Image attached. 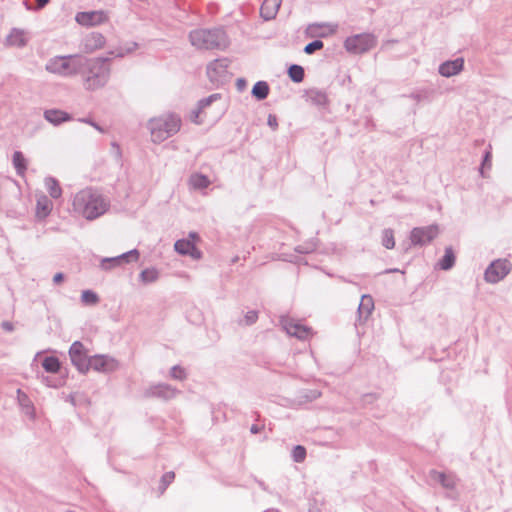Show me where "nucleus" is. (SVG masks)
I'll use <instances>...</instances> for the list:
<instances>
[{
	"mask_svg": "<svg viewBox=\"0 0 512 512\" xmlns=\"http://www.w3.org/2000/svg\"><path fill=\"white\" fill-rule=\"evenodd\" d=\"M72 206L76 213L92 221L109 210L110 200L98 190L86 188L75 194Z\"/></svg>",
	"mask_w": 512,
	"mask_h": 512,
	"instance_id": "obj_1",
	"label": "nucleus"
},
{
	"mask_svg": "<svg viewBox=\"0 0 512 512\" xmlns=\"http://www.w3.org/2000/svg\"><path fill=\"white\" fill-rule=\"evenodd\" d=\"M181 127V118L175 113H165L151 118L147 123L151 140L161 143L176 134Z\"/></svg>",
	"mask_w": 512,
	"mask_h": 512,
	"instance_id": "obj_2",
	"label": "nucleus"
},
{
	"mask_svg": "<svg viewBox=\"0 0 512 512\" xmlns=\"http://www.w3.org/2000/svg\"><path fill=\"white\" fill-rule=\"evenodd\" d=\"M85 58L78 54L54 56L45 64V70L61 77H72L82 71Z\"/></svg>",
	"mask_w": 512,
	"mask_h": 512,
	"instance_id": "obj_3",
	"label": "nucleus"
},
{
	"mask_svg": "<svg viewBox=\"0 0 512 512\" xmlns=\"http://www.w3.org/2000/svg\"><path fill=\"white\" fill-rule=\"evenodd\" d=\"M87 71L84 75V86L87 90H96L103 87L110 75L107 61L104 59H85Z\"/></svg>",
	"mask_w": 512,
	"mask_h": 512,
	"instance_id": "obj_4",
	"label": "nucleus"
},
{
	"mask_svg": "<svg viewBox=\"0 0 512 512\" xmlns=\"http://www.w3.org/2000/svg\"><path fill=\"white\" fill-rule=\"evenodd\" d=\"M229 41L222 28L194 30V46L205 50H224Z\"/></svg>",
	"mask_w": 512,
	"mask_h": 512,
	"instance_id": "obj_5",
	"label": "nucleus"
},
{
	"mask_svg": "<svg viewBox=\"0 0 512 512\" xmlns=\"http://www.w3.org/2000/svg\"><path fill=\"white\" fill-rule=\"evenodd\" d=\"M377 39L373 34L361 33L349 36L344 41V48L352 54H364L374 48Z\"/></svg>",
	"mask_w": 512,
	"mask_h": 512,
	"instance_id": "obj_6",
	"label": "nucleus"
},
{
	"mask_svg": "<svg viewBox=\"0 0 512 512\" xmlns=\"http://www.w3.org/2000/svg\"><path fill=\"white\" fill-rule=\"evenodd\" d=\"M512 270V264L508 259H496L492 261L484 272V280L490 284H496L503 280Z\"/></svg>",
	"mask_w": 512,
	"mask_h": 512,
	"instance_id": "obj_7",
	"label": "nucleus"
},
{
	"mask_svg": "<svg viewBox=\"0 0 512 512\" xmlns=\"http://www.w3.org/2000/svg\"><path fill=\"white\" fill-rule=\"evenodd\" d=\"M228 58L215 59L207 65V76L213 84H223L230 78Z\"/></svg>",
	"mask_w": 512,
	"mask_h": 512,
	"instance_id": "obj_8",
	"label": "nucleus"
},
{
	"mask_svg": "<svg viewBox=\"0 0 512 512\" xmlns=\"http://www.w3.org/2000/svg\"><path fill=\"white\" fill-rule=\"evenodd\" d=\"M437 225L415 227L410 233V240L414 246H424L437 237Z\"/></svg>",
	"mask_w": 512,
	"mask_h": 512,
	"instance_id": "obj_9",
	"label": "nucleus"
},
{
	"mask_svg": "<svg viewBox=\"0 0 512 512\" xmlns=\"http://www.w3.org/2000/svg\"><path fill=\"white\" fill-rule=\"evenodd\" d=\"M75 20L81 26L91 27L107 22L108 16L102 10L78 12L75 16Z\"/></svg>",
	"mask_w": 512,
	"mask_h": 512,
	"instance_id": "obj_10",
	"label": "nucleus"
},
{
	"mask_svg": "<svg viewBox=\"0 0 512 512\" xmlns=\"http://www.w3.org/2000/svg\"><path fill=\"white\" fill-rule=\"evenodd\" d=\"M69 355L72 363L77 367L79 371H87V363L89 358L87 356L86 349L81 342L76 341L71 345Z\"/></svg>",
	"mask_w": 512,
	"mask_h": 512,
	"instance_id": "obj_11",
	"label": "nucleus"
},
{
	"mask_svg": "<svg viewBox=\"0 0 512 512\" xmlns=\"http://www.w3.org/2000/svg\"><path fill=\"white\" fill-rule=\"evenodd\" d=\"M337 29H338V24L327 23V22H322V23L316 22V23H312V24L308 25V27L306 29V34H307V36H309L311 38H314V37L326 38V37L336 33Z\"/></svg>",
	"mask_w": 512,
	"mask_h": 512,
	"instance_id": "obj_12",
	"label": "nucleus"
},
{
	"mask_svg": "<svg viewBox=\"0 0 512 512\" xmlns=\"http://www.w3.org/2000/svg\"><path fill=\"white\" fill-rule=\"evenodd\" d=\"M92 368L98 372H109L113 371L117 368V362L104 355H96L93 357H89L87 363V371Z\"/></svg>",
	"mask_w": 512,
	"mask_h": 512,
	"instance_id": "obj_13",
	"label": "nucleus"
},
{
	"mask_svg": "<svg viewBox=\"0 0 512 512\" xmlns=\"http://www.w3.org/2000/svg\"><path fill=\"white\" fill-rule=\"evenodd\" d=\"M283 329L289 334L290 336L296 337L300 340H305L309 337L311 333V328L301 325L299 323L294 322L292 319L289 318H283L281 320Z\"/></svg>",
	"mask_w": 512,
	"mask_h": 512,
	"instance_id": "obj_14",
	"label": "nucleus"
},
{
	"mask_svg": "<svg viewBox=\"0 0 512 512\" xmlns=\"http://www.w3.org/2000/svg\"><path fill=\"white\" fill-rule=\"evenodd\" d=\"M464 69V59L456 58L447 60L440 64L438 72L443 77H452L459 74Z\"/></svg>",
	"mask_w": 512,
	"mask_h": 512,
	"instance_id": "obj_15",
	"label": "nucleus"
},
{
	"mask_svg": "<svg viewBox=\"0 0 512 512\" xmlns=\"http://www.w3.org/2000/svg\"><path fill=\"white\" fill-rule=\"evenodd\" d=\"M29 38L27 31L13 28L6 37V44L11 47L22 48L27 45Z\"/></svg>",
	"mask_w": 512,
	"mask_h": 512,
	"instance_id": "obj_16",
	"label": "nucleus"
},
{
	"mask_svg": "<svg viewBox=\"0 0 512 512\" xmlns=\"http://www.w3.org/2000/svg\"><path fill=\"white\" fill-rule=\"evenodd\" d=\"M178 394V391L167 384H158L152 386L147 391V396L156 397L164 400H169L174 398Z\"/></svg>",
	"mask_w": 512,
	"mask_h": 512,
	"instance_id": "obj_17",
	"label": "nucleus"
},
{
	"mask_svg": "<svg viewBox=\"0 0 512 512\" xmlns=\"http://www.w3.org/2000/svg\"><path fill=\"white\" fill-rule=\"evenodd\" d=\"M221 99L220 93H214L206 98L198 101L197 108L194 109V124H201L204 122L202 115H205V109L209 107L213 102Z\"/></svg>",
	"mask_w": 512,
	"mask_h": 512,
	"instance_id": "obj_18",
	"label": "nucleus"
},
{
	"mask_svg": "<svg viewBox=\"0 0 512 512\" xmlns=\"http://www.w3.org/2000/svg\"><path fill=\"white\" fill-rule=\"evenodd\" d=\"M282 0H264L260 7V16L269 21L276 17Z\"/></svg>",
	"mask_w": 512,
	"mask_h": 512,
	"instance_id": "obj_19",
	"label": "nucleus"
},
{
	"mask_svg": "<svg viewBox=\"0 0 512 512\" xmlns=\"http://www.w3.org/2000/svg\"><path fill=\"white\" fill-rule=\"evenodd\" d=\"M105 42V37L101 33L93 32L89 34L84 40V51L87 53H92L103 48Z\"/></svg>",
	"mask_w": 512,
	"mask_h": 512,
	"instance_id": "obj_20",
	"label": "nucleus"
},
{
	"mask_svg": "<svg viewBox=\"0 0 512 512\" xmlns=\"http://www.w3.org/2000/svg\"><path fill=\"white\" fill-rule=\"evenodd\" d=\"M456 255L451 246L446 247L444 255L439 259L436 267L443 271H449L455 266Z\"/></svg>",
	"mask_w": 512,
	"mask_h": 512,
	"instance_id": "obj_21",
	"label": "nucleus"
},
{
	"mask_svg": "<svg viewBox=\"0 0 512 512\" xmlns=\"http://www.w3.org/2000/svg\"><path fill=\"white\" fill-rule=\"evenodd\" d=\"M374 309V301L371 295L365 294L362 295L359 306H358V316L359 320H367L371 315Z\"/></svg>",
	"mask_w": 512,
	"mask_h": 512,
	"instance_id": "obj_22",
	"label": "nucleus"
},
{
	"mask_svg": "<svg viewBox=\"0 0 512 512\" xmlns=\"http://www.w3.org/2000/svg\"><path fill=\"white\" fill-rule=\"evenodd\" d=\"M308 100L315 106L319 108H324L328 105V96L325 91L312 88L309 89L307 92Z\"/></svg>",
	"mask_w": 512,
	"mask_h": 512,
	"instance_id": "obj_23",
	"label": "nucleus"
},
{
	"mask_svg": "<svg viewBox=\"0 0 512 512\" xmlns=\"http://www.w3.org/2000/svg\"><path fill=\"white\" fill-rule=\"evenodd\" d=\"M138 258H139V252L136 249H134V250L124 253L118 257L103 260L102 266L104 268H108L106 266L107 263H110L113 265H121L124 262L137 261Z\"/></svg>",
	"mask_w": 512,
	"mask_h": 512,
	"instance_id": "obj_24",
	"label": "nucleus"
},
{
	"mask_svg": "<svg viewBox=\"0 0 512 512\" xmlns=\"http://www.w3.org/2000/svg\"><path fill=\"white\" fill-rule=\"evenodd\" d=\"M44 118L54 124L59 125L65 121H69L71 119L70 115L62 110L57 109H49L44 112Z\"/></svg>",
	"mask_w": 512,
	"mask_h": 512,
	"instance_id": "obj_25",
	"label": "nucleus"
},
{
	"mask_svg": "<svg viewBox=\"0 0 512 512\" xmlns=\"http://www.w3.org/2000/svg\"><path fill=\"white\" fill-rule=\"evenodd\" d=\"M53 203L45 195H41L37 198L36 214L39 218L47 217L52 211Z\"/></svg>",
	"mask_w": 512,
	"mask_h": 512,
	"instance_id": "obj_26",
	"label": "nucleus"
},
{
	"mask_svg": "<svg viewBox=\"0 0 512 512\" xmlns=\"http://www.w3.org/2000/svg\"><path fill=\"white\" fill-rule=\"evenodd\" d=\"M270 92L269 84L266 81H257L251 90V95L258 101L265 100Z\"/></svg>",
	"mask_w": 512,
	"mask_h": 512,
	"instance_id": "obj_27",
	"label": "nucleus"
},
{
	"mask_svg": "<svg viewBox=\"0 0 512 512\" xmlns=\"http://www.w3.org/2000/svg\"><path fill=\"white\" fill-rule=\"evenodd\" d=\"M41 365L47 373H51V374H60L61 373V363H60L59 359L55 356L44 357L41 362Z\"/></svg>",
	"mask_w": 512,
	"mask_h": 512,
	"instance_id": "obj_28",
	"label": "nucleus"
},
{
	"mask_svg": "<svg viewBox=\"0 0 512 512\" xmlns=\"http://www.w3.org/2000/svg\"><path fill=\"white\" fill-rule=\"evenodd\" d=\"M17 399L20 406L23 408L25 414L30 416L31 418L34 417V406L28 395L24 393L22 390L18 389Z\"/></svg>",
	"mask_w": 512,
	"mask_h": 512,
	"instance_id": "obj_29",
	"label": "nucleus"
},
{
	"mask_svg": "<svg viewBox=\"0 0 512 512\" xmlns=\"http://www.w3.org/2000/svg\"><path fill=\"white\" fill-rule=\"evenodd\" d=\"M12 161L17 174L21 177H24L27 170V161L22 152H14Z\"/></svg>",
	"mask_w": 512,
	"mask_h": 512,
	"instance_id": "obj_30",
	"label": "nucleus"
},
{
	"mask_svg": "<svg viewBox=\"0 0 512 512\" xmlns=\"http://www.w3.org/2000/svg\"><path fill=\"white\" fill-rule=\"evenodd\" d=\"M45 187L49 193V195L54 198L58 199L62 195V188L59 184V182L53 178V177H47L45 179Z\"/></svg>",
	"mask_w": 512,
	"mask_h": 512,
	"instance_id": "obj_31",
	"label": "nucleus"
},
{
	"mask_svg": "<svg viewBox=\"0 0 512 512\" xmlns=\"http://www.w3.org/2000/svg\"><path fill=\"white\" fill-rule=\"evenodd\" d=\"M430 477L440 483L444 488L452 489L454 488V481L452 478L447 476L444 472H439L436 470L430 471Z\"/></svg>",
	"mask_w": 512,
	"mask_h": 512,
	"instance_id": "obj_32",
	"label": "nucleus"
},
{
	"mask_svg": "<svg viewBox=\"0 0 512 512\" xmlns=\"http://www.w3.org/2000/svg\"><path fill=\"white\" fill-rule=\"evenodd\" d=\"M287 74L294 83H301L305 77V70L301 65L291 64L288 67Z\"/></svg>",
	"mask_w": 512,
	"mask_h": 512,
	"instance_id": "obj_33",
	"label": "nucleus"
},
{
	"mask_svg": "<svg viewBox=\"0 0 512 512\" xmlns=\"http://www.w3.org/2000/svg\"><path fill=\"white\" fill-rule=\"evenodd\" d=\"M321 396V392L317 389H304L301 390L297 396L300 404L309 403Z\"/></svg>",
	"mask_w": 512,
	"mask_h": 512,
	"instance_id": "obj_34",
	"label": "nucleus"
},
{
	"mask_svg": "<svg viewBox=\"0 0 512 512\" xmlns=\"http://www.w3.org/2000/svg\"><path fill=\"white\" fill-rule=\"evenodd\" d=\"M175 250L182 255L192 254V242L187 240H178L175 245Z\"/></svg>",
	"mask_w": 512,
	"mask_h": 512,
	"instance_id": "obj_35",
	"label": "nucleus"
},
{
	"mask_svg": "<svg viewBox=\"0 0 512 512\" xmlns=\"http://www.w3.org/2000/svg\"><path fill=\"white\" fill-rule=\"evenodd\" d=\"M210 183L211 181L206 175L194 172V190L205 189Z\"/></svg>",
	"mask_w": 512,
	"mask_h": 512,
	"instance_id": "obj_36",
	"label": "nucleus"
},
{
	"mask_svg": "<svg viewBox=\"0 0 512 512\" xmlns=\"http://www.w3.org/2000/svg\"><path fill=\"white\" fill-rule=\"evenodd\" d=\"M382 245L387 249H392L395 246L394 232L392 229L387 228L382 232Z\"/></svg>",
	"mask_w": 512,
	"mask_h": 512,
	"instance_id": "obj_37",
	"label": "nucleus"
},
{
	"mask_svg": "<svg viewBox=\"0 0 512 512\" xmlns=\"http://www.w3.org/2000/svg\"><path fill=\"white\" fill-rule=\"evenodd\" d=\"M81 300L85 305H96L99 302V297L95 292L85 290L82 292Z\"/></svg>",
	"mask_w": 512,
	"mask_h": 512,
	"instance_id": "obj_38",
	"label": "nucleus"
},
{
	"mask_svg": "<svg viewBox=\"0 0 512 512\" xmlns=\"http://www.w3.org/2000/svg\"><path fill=\"white\" fill-rule=\"evenodd\" d=\"M43 382L48 387L58 388L64 385L65 378L64 376H46L43 377Z\"/></svg>",
	"mask_w": 512,
	"mask_h": 512,
	"instance_id": "obj_39",
	"label": "nucleus"
},
{
	"mask_svg": "<svg viewBox=\"0 0 512 512\" xmlns=\"http://www.w3.org/2000/svg\"><path fill=\"white\" fill-rule=\"evenodd\" d=\"M307 455L306 448L302 445H296L292 449V458L294 462L301 463Z\"/></svg>",
	"mask_w": 512,
	"mask_h": 512,
	"instance_id": "obj_40",
	"label": "nucleus"
},
{
	"mask_svg": "<svg viewBox=\"0 0 512 512\" xmlns=\"http://www.w3.org/2000/svg\"><path fill=\"white\" fill-rule=\"evenodd\" d=\"M316 247V242L312 240L296 246L295 252L299 254H309L314 252L316 250Z\"/></svg>",
	"mask_w": 512,
	"mask_h": 512,
	"instance_id": "obj_41",
	"label": "nucleus"
},
{
	"mask_svg": "<svg viewBox=\"0 0 512 512\" xmlns=\"http://www.w3.org/2000/svg\"><path fill=\"white\" fill-rule=\"evenodd\" d=\"M174 478H175L174 472H167L162 476V478L160 480V485H159V493L160 494H163L165 492L167 487L173 482Z\"/></svg>",
	"mask_w": 512,
	"mask_h": 512,
	"instance_id": "obj_42",
	"label": "nucleus"
},
{
	"mask_svg": "<svg viewBox=\"0 0 512 512\" xmlns=\"http://www.w3.org/2000/svg\"><path fill=\"white\" fill-rule=\"evenodd\" d=\"M323 47H324L323 41H321L320 39H315V40L309 42L308 44H306V46L304 47L303 51L307 55H311L315 51L320 50Z\"/></svg>",
	"mask_w": 512,
	"mask_h": 512,
	"instance_id": "obj_43",
	"label": "nucleus"
},
{
	"mask_svg": "<svg viewBox=\"0 0 512 512\" xmlns=\"http://www.w3.org/2000/svg\"><path fill=\"white\" fill-rule=\"evenodd\" d=\"M141 280L144 283H151L157 280L158 272L155 269H145L140 274Z\"/></svg>",
	"mask_w": 512,
	"mask_h": 512,
	"instance_id": "obj_44",
	"label": "nucleus"
},
{
	"mask_svg": "<svg viewBox=\"0 0 512 512\" xmlns=\"http://www.w3.org/2000/svg\"><path fill=\"white\" fill-rule=\"evenodd\" d=\"M491 161H492V153L490 149L485 150L481 166L479 168L480 174L484 177V169H490L491 168Z\"/></svg>",
	"mask_w": 512,
	"mask_h": 512,
	"instance_id": "obj_45",
	"label": "nucleus"
},
{
	"mask_svg": "<svg viewBox=\"0 0 512 512\" xmlns=\"http://www.w3.org/2000/svg\"><path fill=\"white\" fill-rule=\"evenodd\" d=\"M258 319V312L255 310L248 311L244 316L245 324L250 326L254 324Z\"/></svg>",
	"mask_w": 512,
	"mask_h": 512,
	"instance_id": "obj_46",
	"label": "nucleus"
},
{
	"mask_svg": "<svg viewBox=\"0 0 512 512\" xmlns=\"http://www.w3.org/2000/svg\"><path fill=\"white\" fill-rule=\"evenodd\" d=\"M199 240L200 236L194 232V261L199 260L202 257V252L196 247V244Z\"/></svg>",
	"mask_w": 512,
	"mask_h": 512,
	"instance_id": "obj_47",
	"label": "nucleus"
},
{
	"mask_svg": "<svg viewBox=\"0 0 512 512\" xmlns=\"http://www.w3.org/2000/svg\"><path fill=\"white\" fill-rule=\"evenodd\" d=\"M267 124L272 130H276L278 128V119L276 115L269 114L267 118Z\"/></svg>",
	"mask_w": 512,
	"mask_h": 512,
	"instance_id": "obj_48",
	"label": "nucleus"
},
{
	"mask_svg": "<svg viewBox=\"0 0 512 512\" xmlns=\"http://www.w3.org/2000/svg\"><path fill=\"white\" fill-rule=\"evenodd\" d=\"M171 377L174 379H182L184 377V371L178 366H174L171 369Z\"/></svg>",
	"mask_w": 512,
	"mask_h": 512,
	"instance_id": "obj_49",
	"label": "nucleus"
},
{
	"mask_svg": "<svg viewBox=\"0 0 512 512\" xmlns=\"http://www.w3.org/2000/svg\"><path fill=\"white\" fill-rule=\"evenodd\" d=\"M247 86V81L244 78H238L236 80V87L238 91H243Z\"/></svg>",
	"mask_w": 512,
	"mask_h": 512,
	"instance_id": "obj_50",
	"label": "nucleus"
},
{
	"mask_svg": "<svg viewBox=\"0 0 512 512\" xmlns=\"http://www.w3.org/2000/svg\"><path fill=\"white\" fill-rule=\"evenodd\" d=\"M1 327L7 332H12L14 330L13 324L9 321L2 322Z\"/></svg>",
	"mask_w": 512,
	"mask_h": 512,
	"instance_id": "obj_51",
	"label": "nucleus"
},
{
	"mask_svg": "<svg viewBox=\"0 0 512 512\" xmlns=\"http://www.w3.org/2000/svg\"><path fill=\"white\" fill-rule=\"evenodd\" d=\"M64 281V275L62 273H57L53 277V282L56 285L61 284Z\"/></svg>",
	"mask_w": 512,
	"mask_h": 512,
	"instance_id": "obj_52",
	"label": "nucleus"
},
{
	"mask_svg": "<svg viewBox=\"0 0 512 512\" xmlns=\"http://www.w3.org/2000/svg\"><path fill=\"white\" fill-rule=\"evenodd\" d=\"M264 426H259L257 424H253L251 427H250V432L252 434H257L259 432H261L263 430Z\"/></svg>",
	"mask_w": 512,
	"mask_h": 512,
	"instance_id": "obj_53",
	"label": "nucleus"
},
{
	"mask_svg": "<svg viewBox=\"0 0 512 512\" xmlns=\"http://www.w3.org/2000/svg\"><path fill=\"white\" fill-rule=\"evenodd\" d=\"M48 2L49 0H36L37 9H42Z\"/></svg>",
	"mask_w": 512,
	"mask_h": 512,
	"instance_id": "obj_54",
	"label": "nucleus"
},
{
	"mask_svg": "<svg viewBox=\"0 0 512 512\" xmlns=\"http://www.w3.org/2000/svg\"><path fill=\"white\" fill-rule=\"evenodd\" d=\"M86 123H89L91 124L93 127H95L97 130L101 131L102 132V129L94 122H91V121H88V120H84Z\"/></svg>",
	"mask_w": 512,
	"mask_h": 512,
	"instance_id": "obj_55",
	"label": "nucleus"
},
{
	"mask_svg": "<svg viewBox=\"0 0 512 512\" xmlns=\"http://www.w3.org/2000/svg\"><path fill=\"white\" fill-rule=\"evenodd\" d=\"M395 272H399V269L397 268H393V269H386L384 271L385 274H388V273H395Z\"/></svg>",
	"mask_w": 512,
	"mask_h": 512,
	"instance_id": "obj_56",
	"label": "nucleus"
},
{
	"mask_svg": "<svg viewBox=\"0 0 512 512\" xmlns=\"http://www.w3.org/2000/svg\"><path fill=\"white\" fill-rule=\"evenodd\" d=\"M328 28H320L319 32H327Z\"/></svg>",
	"mask_w": 512,
	"mask_h": 512,
	"instance_id": "obj_57",
	"label": "nucleus"
},
{
	"mask_svg": "<svg viewBox=\"0 0 512 512\" xmlns=\"http://www.w3.org/2000/svg\"><path fill=\"white\" fill-rule=\"evenodd\" d=\"M238 259H239V258H238L237 256H236V257H234V258L232 259V263H236V262L238 261Z\"/></svg>",
	"mask_w": 512,
	"mask_h": 512,
	"instance_id": "obj_58",
	"label": "nucleus"
}]
</instances>
